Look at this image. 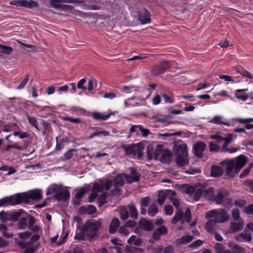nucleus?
Returning a JSON list of instances; mask_svg holds the SVG:
<instances>
[{
	"instance_id": "nucleus-1",
	"label": "nucleus",
	"mask_w": 253,
	"mask_h": 253,
	"mask_svg": "<svg viewBox=\"0 0 253 253\" xmlns=\"http://www.w3.org/2000/svg\"><path fill=\"white\" fill-rule=\"evenodd\" d=\"M74 239L91 242L95 237V219H87L81 227L77 225Z\"/></svg>"
},
{
	"instance_id": "nucleus-2",
	"label": "nucleus",
	"mask_w": 253,
	"mask_h": 253,
	"mask_svg": "<svg viewBox=\"0 0 253 253\" xmlns=\"http://www.w3.org/2000/svg\"><path fill=\"white\" fill-rule=\"evenodd\" d=\"M130 175L125 173L119 174L115 177L114 179V188L111 191L113 195H119L120 191L119 187H121L124 185L125 180L129 183L137 182L139 180L140 174L137 172L135 169L130 168Z\"/></svg>"
},
{
	"instance_id": "nucleus-3",
	"label": "nucleus",
	"mask_w": 253,
	"mask_h": 253,
	"mask_svg": "<svg viewBox=\"0 0 253 253\" xmlns=\"http://www.w3.org/2000/svg\"><path fill=\"white\" fill-rule=\"evenodd\" d=\"M247 162V159L244 155H240L235 159H229L220 162V165L226 166V171L227 175L233 176L239 173Z\"/></svg>"
},
{
	"instance_id": "nucleus-4",
	"label": "nucleus",
	"mask_w": 253,
	"mask_h": 253,
	"mask_svg": "<svg viewBox=\"0 0 253 253\" xmlns=\"http://www.w3.org/2000/svg\"><path fill=\"white\" fill-rule=\"evenodd\" d=\"M112 185V181L106 180L98 184L96 183V198H97V204L99 207H101L106 202V197L108 191Z\"/></svg>"
},
{
	"instance_id": "nucleus-5",
	"label": "nucleus",
	"mask_w": 253,
	"mask_h": 253,
	"mask_svg": "<svg viewBox=\"0 0 253 253\" xmlns=\"http://www.w3.org/2000/svg\"><path fill=\"white\" fill-rule=\"evenodd\" d=\"M228 215L224 209L213 210L206 213V218L211 219L217 223H223L228 219Z\"/></svg>"
},
{
	"instance_id": "nucleus-6",
	"label": "nucleus",
	"mask_w": 253,
	"mask_h": 253,
	"mask_svg": "<svg viewBox=\"0 0 253 253\" xmlns=\"http://www.w3.org/2000/svg\"><path fill=\"white\" fill-rule=\"evenodd\" d=\"M143 142L131 144L124 147L126 154L131 157L140 158L142 155V151L144 149Z\"/></svg>"
},
{
	"instance_id": "nucleus-7",
	"label": "nucleus",
	"mask_w": 253,
	"mask_h": 253,
	"mask_svg": "<svg viewBox=\"0 0 253 253\" xmlns=\"http://www.w3.org/2000/svg\"><path fill=\"white\" fill-rule=\"evenodd\" d=\"M19 197H21L20 203H29L30 200H39L42 198V191L39 189H35L29 194L22 193L18 194Z\"/></svg>"
},
{
	"instance_id": "nucleus-8",
	"label": "nucleus",
	"mask_w": 253,
	"mask_h": 253,
	"mask_svg": "<svg viewBox=\"0 0 253 253\" xmlns=\"http://www.w3.org/2000/svg\"><path fill=\"white\" fill-rule=\"evenodd\" d=\"M201 197H204L207 199L213 201L214 189L212 187H209L207 189L199 188L195 193V199L198 200Z\"/></svg>"
},
{
	"instance_id": "nucleus-9",
	"label": "nucleus",
	"mask_w": 253,
	"mask_h": 253,
	"mask_svg": "<svg viewBox=\"0 0 253 253\" xmlns=\"http://www.w3.org/2000/svg\"><path fill=\"white\" fill-rule=\"evenodd\" d=\"M191 217V211L189 209H186L184 214H183V213L180 210H178L175 212V214L172 218L171 222L172 224H175L178 221H181V223L185 222H190Z\"/></svg>"
},
{
	"instance_id": "nucleus-10",
	"label": "nucleus",
	"mask_w": 253,
	"mask_h": 253,
	"mask_svg": "<svg viewBox=\"0 0 253 253\" xmlns=\"http://www.w3.org/2000/svg\"><path fill=\"white\" fill-rule=\"evenodd\" d=\"M20 199L21 197H19L18 194L10 196L5 197L0 200V207L20 204Z\"/></svg>"
},
{
	"instance_id": "nucleus-11",
	"label": "nucleus",
	"mask_w": 253,
	"mask_h": 253,
	"mask_svg": "<svg viewBox=\"0 0 253 253\" xmlns=\"http://www.w3.org/2000/svg\"><path fill=\"white\" fill-rule=\"evenodd\" d=\"M11 5H15L17 7H24L28 8H32L38 7L39 3L36 1L33 0H14L9 2Z\"/></svg>"
},
{
	"instance_id": "nucleus-12",
	"label": "nucleus",
	"mask_w": 253,
	"mask_h": 253,
	"mask_svg": "<svg viewBox=\"0 0 253 253\" xmlns=\"http://www.w3.org/2000/svg\"><path fill=\"white\" fill-rule=\"evenodd\" d=\"M90 190V187L89 186L80 188L76 193L74 204L76 206H79L81 204V199L84 195Z\"/></svg>"
},
{
	"instance_id": "nucleus-13",
	"label": "nucleus",
	"mask_w": 253,
	"mask_h": 253,
	"mask_svg": "<svg viewBox=\"0 0 253 253\" xmlns=\"http://www.w3.org/2000/svg\"><path fill=\"white\" fill-rule=\"evenodd\" d=\"M164 148L162 145H158L154 153V158L156 160L160 159L161 162H165L169 159V156H167L163 152Z\"/></svg>"
},
{
	"instance_id": "nucleus-14",
	"label": "nucleus",
	"mask_w": 253,
	"mask_h": 253,
	"mask_svg": "<svg viewBox=\"0 0 253 253\" xmlns=\"http://www.w3.org/2000/svg\"><path fill=\"white\" fill-rule=\"evenodd\" d=\"M83 2L82 0H50V4L51 7L55 9H60L62 3H81Z\"/></svg>"
},
{
	"instance_id": "nucleus-15",
	"label": "nucleus",
	"mask_w": 253,
	"mask_h": 253,
	"mask_svg": "<svg viewBox=\"0 0 253 253\" xmlns=\"http://www.w3.org/2000/svg\"><path fill=\"white\" fill-rule=\"evenodd\" d=\"M138 20L142 24L150 23L151 19L149 12L145 9L141 10L138 15Z\"/></svg>"
},
{
	"instance_id": "nucleus-16",
	"label": "nucleus",
	"mask_w": 253,
	"mask_h": 253,
	"mask_svg": "<svg viewBox=\"0 0 253 253\" xmlns=\"http://www.w3.org/2000/svg\"><path fill=\"white\" fill-rule=\"evenodd\" d=\"M176 194L174 191L172 190H169L167 192L164 191H160L158 194L157 202L162 205L165 202L167 196H175Z\"/></svg>"
},
{
	"instance_id": "nucleus-17",
	"label": "nucleus",
	"mask_w": 253,
	"mask_h": 253,
	"mask_svg": "<svg viewBox=\"0 0 253 253\" xmlns=\"http://www.w3.org/2000/svg\"><path fill=\"white\" fill-rule=\"evenodd\" d=\"M206 147V144L203 142H198L194 146V153L199 158H202L203 152Z\"/></svg>"
},
{
	"instance_id": "nucleus-18",
	"label": "nucleus",
	"mask_w": 253,
	"mask_h": 253,
	"mask_svg": "<svg viewBox=\"0 0 253 253\" xmlns=\"http://www.w3.org/2000/svg\"><path fill=\"white\" fill-rule=\"evenodd\" d=\"M53 197L58 201H65L70 198V193L67 190H60L56 194L53 195Z\"/></svg>"
},
{
	"instance_id": "nucleus-19",
	"label": "nucleus",
	"mask_w": 253,
	"mask_h": 253,
	"mask_svg": "<svg viewBox=\"0 0 253 253\" xmlns=\"http://www.w3.org/2000/svg\"><path fill=\"white\" fill-rule=\"evenodd\" d=\"M139 226L141 229L147 231L152 230L154 228L153 222L144 218L140 219L139 221Z\"/></svg>"
},
{
	"instance_id": "nucleus-20",
	"label": "nucleus",
	"mask_w": 253,
	"mask_h": 253,
	"mask_svg": "<svg viewBox=\"0 0 253 253\" xmlns=\"http://www.w3.org/2000/svg\"><path fill=\"white\" fill-rule=\"evenodd\" d=\"M176 155L179 156L188 155L187 145L185 143H180L175 146Z\"/></svg>"
},
{
	"instance_id": "nucleus-21",
	"label": "nucleus",
	"mask_w": 253,
	"mask_h": 253,
	"mask_svg": "<svg viewBox=\"0 0 253 253\" xmlns=\"http://www.w3.org/2000/svg\"><path fill=\"white\" fill-rule=\"evenodd\" d=\"M228 192L226 190H223L219 192L216 196H214L213 201L218 204H223L227 199Z\"/></svg>"
},
{
	"instance_id": "nucleus-22",
	"label": "nucleus",
	"mask_w": 253,
	"mask_h": 253,
	"mask_svg": "<svg viewBox=\"0 0 253 253\" xmlns=\"http://www.w3.org/2000/svg\"><path fill=\"white\" fill-rule=\"evenodd\" d=\"M79 212L82 214L91 215L95 213V207L93 205L83 206L80 208Z\"/></svg>"
},
{
	"instance_id": "nucleus-23",
	"label": "nucleus",
	"mask_w": 253,
	"mask_h": 253,
	"mask_svg": "<svg viewBox=\"0 0 253 253\" xmlns=\"http://www.w3.org/2000/svg\"><path fill=\"white\" fill-rule=\"evenodd\" d=\"M210 123L220 125H224L229 126L230 124L226 122V119L221 116H215L211 121Z\"/></svg>"
},
{
	"instance_id": "nucleus-24",
	"label": "nucleus",
	"mask_w": 253,
	"mask_h": 253,
	"mask_svg": "<svg viewBox=\"0 0 253 253\" xmlns=\"http://www.w3.org/2000/svg\"><path fill=\"white\" fill-rule=\"evenodd\" d=\"M62 185L61 184H52L50 185L47 189L46 194L47 195H55L61 190Z\"/></svg>"
},
{
	"instance_id": "nucleus-25",
	"label": "nucleus",
	"mask_w": 253,
	"mask_h": 253,
	"mask_svg": "<svg viewBox=\"0 0 253 253\" xmlns=\"http://www.w3.org/2000/svg\"><path fill=\"white\" fill-rule=\"evenodd\" d=\"M189 162L188 155L177 156L176 160V164L179 167L187 166Z\"/></svg>"
},
{
	"instance_id": "nucleus-26",
	"label": "nucleus",
	"mask_w": 253,
	"mask_h": 253,
	"mask_svg": "<svg viewBox=\"0 0 253 253\" xmlns=\"http://www.w3.org/2000/svg\"><path fill=\"white\" fill-rule=\"evenodd\" d=\"M244 226V221L243 220L241 219L238 220L237 222L231 223L230 228L232 232H235L241 230L243 228Z\"/></svg>"
},
{
	"instance_id": "nucleus-27",
	"label": "nucleus",
	"mask_w": 253,
	"mask_h": 253,
	"mask_svg": "<svg viewBox=\"0 0 253 253\" xmlns=\"http://www.w3.org/2000/svg\"><path fill=\"white\" fill-rule=\"evenodd\" d=\"M214 220L211 219L208 221L205 225L206 229L210 233H214L216 231V223Z\"/></svg>"
},
{
	"instance_id": "nucleus-28",
	"label": "nucleus",
	"mask_w": 253,
	"mask_h": 253,
	"mask_svg": "<svg viewBox=\"0 0 253 253\" xmlns=\"http://www.w3.org/2000/svg\"><path fill=\"white\" fill-rule=\"evenodd\" d=\"M236 240L238 242H250L252 240L251 235L249 233L245 231L236 236Z\"/></svg>"
},
{
	"instance_id": "nucleus-29",
	"label": "nucleus",
	"mask_w": 253,
	"mask_h": 253,
	"mask_svg": "<svg viewBox=\"0 0 253 253\" xmlns=\"http://www.w3.org/2000/svg\"><path fill=\"white\" fill-rule=\"evenodd\" d=\"M223 170L221 168L217 165H213L211 169V176L212 177H219L222 175Z\"/></svg>"
},
{
	"instance_id": "nucleus-30",
	"label": "nucleus",
	"mask_w": 253,
	"mask_h": 253,
	"mask_svg": "<svg viewBox=\"0 0 253 253\" xmlns=\"http://www.w3.org/2000/svg\"><path fill=\"white\" fill-rule=\"evenodd\" d=\"M193 238V236L186 235L181 238H177L176 240V243L179 245L187 244L192 241Z\"/></svg>"
},
{
	"instance_id": "nucleus-31",
	"label": "nucleus",
	"mask_w": 253,
	"mask_h": 253,
	"mask_svg": "<svg viewBox=\"0 0 253 253\" xmlns=\"http://www.w3.org/2000/svg\"><path fill=\"white\" fill-rule=\"evenodd\" d=\"M25 212L23 210H19L18 211H14L11 213L9 214V220L12 221H16L19 218L20 219L23 214H25Z\"/></svg>"
},
{
	"instance_id": "nucleus-32",
	"label": "nucleus",
	"mask_w": 253,
	"mask_h": 253,
	"mask_svg": "<svg viewBox=\"0 0 253 253\" xmlns=\"http://www.w3.org/2000/svg\"><path fill=\"white\" fill-rule=\"evenodd\" d=\"M167 233V230L165 226H161L156 230L153 234V237L155 240L159 239L161 235H165Z\"/></svg>"
},
{
	"instance_id": "nucleus-33",
	"label": "nucleus",
	"mask_w": 253,
	"mask_h": 253,
	"mask_svg": "<svg viewBox=\"0 0 253 253\" xmlns=\"http://www.w3.org/2000/svg\"><path fill=\"white\" fill-rule=\"evenodd\" d=\"M67 142L68 139L67 137H62L60 136L57 137L55 149L59 151L61 150L64 147L65 143Z\"/></svg>"
},
{
	"instance_id": "nucleus-34",
	"label": "nucleus",
	"mask_w": 253,
	"mask_h": 253,
	"mask_svg": "<svg viewBox=\"0 0 253 253\" xmlns=\"http://www.w3.org/2000/svg\"><path fill=\"white\" fill-rule=\"evenodd\" d=\"M247 90V89L236 90L235 94L236 98L243 101H246L248 98V95L247 94L243 93V92Z\"/></svg>"
},
{
	"instance_id": "nucleus-35",
	"label": "nucleus",
	"mask_w": 253,
	"mask_h": 253,
	"mask_svg": "<svg viewBox=\"0 0 253 253\" xmlns=\"http://www.w3.org/2000/svg\"><path fill=\"white\" fill-rule=\"evenodd\" d=\"M120 225V221L117 218H113L112 220L109 227V232L111 234L114 233Z\"/></svg>"
},
{
	"instance_id": "nucleus-36",
	"label": "nucleus",
	"mask_w": 253,
	"mask_h": 253,
	"mask_svg": "<svg viewBox=\"0 0 253 253\" xmlns=\"http://www.w3.org/2000/svg\"><path fill=\"white\" fill-rule=\"evenodd\" d=\"M127 243L130 245H134L136 246H140L142 244V240L134 235L131 236L127 240Z\"/></svg>"
},
{
	"instance_id": "nucleus-37",
	"label": "nucleus",
	"mask_w": 253,
	"mask_h": 253,
	"mask_svg": "<svg viewBox=\"0 0 253 253\" xmlns=\"http://www.w3.org/2000/svg\"><path fill=\"white\" fill-rule=\"evenodd\" d=\"M233 121H237L240 124H245V128L247 129H251L253 128V124H248L247 119L243 118H234L232 119Z\"/></svg>"
},
{
	"instance_id": "nucleus-38",
	"label": "nucleus",
	"mask_w": 253,
	"mask_h": 253,
	"mask_svg": "<svg viewBox=\"0 0 253 253\" xmlns=\"http://www.w3.org/2000/svg\"><path fill=\"white\" fill-rule=\"evenodd\" d=\"M27 118L30 125L34 127L37 130L39 131L40 129L38 126V123L36 118L34 117H31L28 114L27 115Z\"/></svg>"
},
{
	"instance_id": "nucleus-39",
	"label": "nucleus",
	"mask_w": 253,
	"mask_h": 253,
	"mask_svg": "<svg viewBox=\"0 0 253 253\" xmlns=\"http://www.w3.org/2000/svg\"><path fill=\"white\" fill-rule=\"evenodd\" d=\"M27 226V218L26 216L21 217L18 222V227L20 229H24Z\"/></svg>"
},
{
	"instance_id": "nucleus-40",
	"label": "nucleus",
	"mask_w": 253,
	"mask_h": 253,
	"mask_svg": "<svg viewBox=\"0 0 253 253\" xmlns=\"http://www.w3.org/2000/svg\"><path fill=\"white\" fill-rule=\"evenodd\" d=\"M14 148L18 150L21 151L24 149V147L22 146H20L17 143H14L13 144L7 145L4 149L3 150V152H8L10 149Z\"/></svg>"
},
{
	"instance_id": "nucleus-41",
	"label": "nucleus",
	"mask_w": 253,
	"mask_h": 253,
	"mask_svg": "<svg viewBox=\"0 0 253 253\" xmlns=\"http://www.w3.org/2000/svg\"><path fill=\"white\" fill-rule=\"evenodd\" d=\"M158 212V208L155 204L150 206L148 209V213L150 216H155Z\"/></svg>"
},
{
	"instance_id": "nucleus-42",
	"label": "nucleus",
	"mask_w": 253,
	"mask_h": 253,
	"mask_svg": "<svg viewBox=\"0 0 253 253\" xmlns=\"http://www.w3.org/2000/svg\"><path fill=\"white\" fill-rule=\"evenodd\" d=\"M111 115H114V113L110 112L109 113H108L106 115H104L102 113L96 112V115H95L96 120L105 121V120L108 119Z\"/></svg>"
},
{
	"instance_id": "nucleus-43",
	"label": "nucleus",
	"mask_w": 253,
	"mask_h": 253,
	"mask_svg": "<svg viewBox=\"0 0 253 253\" xmlns=\"http://www.w3.org/2000/svg\"><path fill=\"white\" fill-rule=\"evenodd\" d=\"M0 53L4 54L9 55L13 51V48L10 46L0 44Z\"/></svg>"
},
{
	"instance_id": "nucleus-44",
	"label": "nucleus",
	"mask_w": 253,
	"mask_h": 253,
	"mask_svg": "<svg viewBox=\"0 0 253 253\" xmlns=\"http://www.w3.org/2000/svg\"><path fill=\"white\" fill-rule=\"evenodd\" d=\"M128 208L130 212V216L133 219H136L138 217L137 210L133 204H130Z\"/></svg>"
},
{
	"instance_id": "nucleus-45",
	"label": "nucleus",
	"mask_w": 253,
	"mask_h": 253,
	"mask_svg": "<svg viewBox=\"0 0 253 253\" xmlns=\"http://www.w3.org/2000/svg\"><path fill=\"white\" fill-rule=\"evenodd\" d=\"M135 99V97L132 96L131 98H129L124 101V104L125 107H127L130 106H135L139 105V103L137 102L133 103L132 101Z\"/></svg>"
},
{
	"instance_id": "nucleus-46",
	"label": "nucleus",
	"mask_w": 253,
	"mask_h": 253,
	"mask_svg": "<svg viewBox=\"0 0 253 253\" xmlns=\"http://www.w3.org/2000/svg\"><path fill=\"white\" fill-rule=\"evenodd\" d=\"M228 246L231 249L235 250L239 253H243L245 252V250L243 248L233 242L228 243Z\"/></svg>"
},
{
	"instance_id": "nucleus-47",
	"label": "nucleus",
	"mask_w": 253,
	"mask_h": 253,
	"mask_svg": "<svg viewBox=\"0 0 253 253\" xmlns=\"http://www.w3.org/2000/svg\"><path fill=\"white\" fill-rule=\"evenodd\" d=\"M164 72L160 65L155 66L151 70V73L154 76H158Z\"/></svg>"
},
{
	"instance_id": "nucleus-48",
	"label": "nucleus",
	"mask_w": 253,
	"mask_h": 253,
	"mask_svg": "<svg viewBox=\"0 0 253 253\" xmlns=\"http://www.w3.org/2000/svg\"><path fill=\"white\" fill-rule=\"evenodd\" d=\"M141 129H142L141 125H133L130 128L129 132L139 135Z\"/></svg>"
},
{
	"instance_id": "nucleus-49",
	"label": "nucleus",
	"mask_w": 253,
	"mask_h": 253,
	"mask_svg": "<svg viewBox=\"0 0 253 253\" xmlns=\"http://www.w3.org/2000/svg\"><path fill=\"white\" fill-rule=\"evenodd\" d=\"M13 135L15 136H19L20 139H24L29 137V134L26 132H19L18 131H15L13 132Z\"/></svg>"
},
{
	"instance_id": "nucleus-50",
	"label": "nucleus",
	"mask_w": 253,
	"mask_h": 253,
	"mask_svg": "<svg viewBox=\"0 0 253 253\" xmlns=\"http://www.w3.org/2000/svg\"><path fill=\"white\" fill-rule=\"evenodd\" d=\"M233 139V134H229L227 135V137L224 138V144L223 145V149H225L227 147L228 144L231 142Z\"/></svg>"
},
{
	"instance_id": "nucleus-51",
	"label": "nucleus",
	"mask_w": 253,
	"mask_h": 253,
	"mask_svg": "<svg viewBox=\"0 0 253 253\" xmlns=\"http://www.w3.org/2000/svg\"><path fill=\"white\" fill-rule=\"evenodd\" d=\"M121 218L122 220H126L129 216L128 212L126 209H122L120 211Z\"/></svg>"
},
{
	"instance_id": "nucleus-52",
	"label": "nucleus",
	"mask_w": 253,
	"mask_h": 253,
	"mask_svg": "<svg viewBox=\"0 0 253 253\" xmlns=\"http://www.w3.org/2000/svg\"><path fill=\"white\" fill-rule=\"evenodd\" d=\"M63 120L69 122L78 124L81 122V120L79 118H72L69 117L65 116L63 117Z\"/></svg>"
},
{
	"instance_id": "nucleus-53",
	"label": "nucleus",
	"mask_w": 253,
	"mask_h": 253,
	"mask_svg": "<svg viewBox=\"0 0 253 253\" xmlns=\"http://www.w3.org/2000/svg\"><path fill=\"white\" fill-rule=\"evenodd\" d=\"M42 125L44 128L43 135H48L49 133V129L51 127L50 125L47 122L43 121Z\"/></svg>"
},
{
	"instance_id": "nucleus-54",
	"label": "nucleus",
	"mask_w": 253,
	"mask_h": 253,
	"mask_svg": "<svg viewBox=\"0 0 253 253\" xmlns=\"http://www.w3.org/2000/svg\"><path fill=\"white\" fill-rule=\"evenodd\" d=\"M29 74H27L25 78L22 81L19 86L17 87V89H21L25 86L29 80Z\"/></svg>"
},
{
	"instance_id": "nucleus-55",
	"label": "nucleus",
	"mask_w": 253,
	"mask_h": 253,
	"mask_svg": "<svg viewBox=\"0 0 253 253\" xmlns=\"http://www.w3.org/2000/svg\"><path fill=\"white\" fill-rule=\"evenodd\" d=\"M163 97L164 100V101L166 103H173L174 101V98L171 96H169L166 94H164L163 95Z\"/></svg>"
},
{
	"instance_id": "nucleus-56",
	"label": "nucleus",
	"mask_w": 253,
	"mask_h": 253,
	"mask_svg": "<svg viewBox=\"0 0 253 253\" xmlns=\"http://www.w3.org/2000/svg\"><path fill=\"white\" fill-rule=\"evenodd\" d=\"M26 214L27 219L28 218V227H32L36 223V218L29 214Z\"/></svg>"
},
{
	"instance_id": "nucleus-57",
	"label": "nucleus",
	"mask_w": 253,
	"mask_h": 253,
	"mask_svg": "<svg viewBox=\"0 0 253 253\" xmlns=\"http://www.w3.org/2000/svg\"><path fill=\"white\" fill-rule=\"evenodd\" d=\"M7 229V228L5 225L3 224H0V232H1L2 233V235L7 237H11V235L6 234Z\"/></svg>"
},
{
	"instance_id": "nucleus-58",
	"label": "nucleus",
	"mask_w": 253,
	"mask_h": 253,
	"mask_svg": "<svg viewBox=\"0 0 253 253\" xmlns=\"http://www.w3.org/2000/svg\"><path fill=\"white\" fill-rule=\"evenodd\" d=\"M232 217L236 220L240 219V212L238 209H234L232 211Z\"/></svg>"
},
{
	"instance_id": "nucleus-59",
	"label": "nucleus",
	"mask_w": 253,
	"mask_h": 253,
	"mask_svg": "<svg viewBox=\"0 0 253 253\" xmlns=\"http://www.w3.org/2000/svg\"><path fill=\"white\" fill-rule=\"evenodd\" d=\"M173 212V209L170 205H167L165 207V213L167 215H171Z\"/></svg>"
},
{
	"instance_id": "nucleus-60",
	"label": "nucleus",
	"mask_w": 253,
	"mask_h": 253,
	"mask_svg": "<svg viewBox=\"0 0 253 253\" xmlns=\"http://www.w3.org/2000/svg\"><path fill=\"white\" fill-rule=\"evenodd\" d=\"M215 249L216 253H224V247L220 243H217L215 245Z\"/></svg>"
},
{
	"instance_id": "nucleus-61",
	"label": "nucleus",
	"mask_w": 253,
	"mask_h": 253,
	"mask_svg": "<svg viewBox=\"0 0 253 253\" xmlns=\"http://www.w3.org/2000/svg\"><path fill=\"white\" fill-rule=\"evenodd\" d=\"M161 101V98L160 96L158 94H157L153 97L152 102L153 105H157L160 103Z\"/></svg>"
},
{
	"instance_id": "nucleus-62",
	"label": "nucleus",
	"mask_w": 253,
	"mask_h": 253,
	"mask_svg": "<svg viewBox=\"0 0 253 253\" xmlns=\"http://www.w3.org/2000/svg\"><path fill=\"white\" fill-rule=\"evenodd\" d=\"M0 219L1 221L4 222L7 220H9V214H7L3 211L0 212Z\"/></svg>"
},
{
	"instance_id": "nucleus-63",
	"label": "nucleus",
	"mask_w": 253,
	"mask_h": 253,
	"mask_svg": "<svg viewBox=\"0 0 253 253\" xmlns=\"http://www.w3.org/2000/svg\"><path fill=\"white\" fill-rule=\"evenodd\" d=\"M175 196H170L169 199L171 201V202L172 203V204L174 205V206L176 208H178L179 206V202L178 201V200L175 197Z\"/></svg>"
},
{
	"instance_id": "nucleus-64",
	"label": "nucleus",
	"mask_w": 253,
	"mask_h": 253,
	"mask_svg": "<svg viewBox=\"0 0 253 253\" xmlns=\"http://www.w3.org/2000/svg\"><path fill=\"white\" fill-rule=\"evenodd\" d=\"M135 88V86L133 85L124 86L121 90L123 92L128 93L131 92V91Z\"/></svg>"
}]
</instances>
